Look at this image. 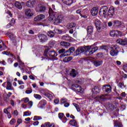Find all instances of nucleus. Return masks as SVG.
<instances>
[{"instance_id": "5fc2aeb1", "label": "nucleus", "mask_w": 127, "mask_h": 127, "mask_svg": "<svg viewBox=\"0 0 127 127\" xmlns=\"http://www.w3.org/2000/svg\"><path fill=\"white\" fill-rule=\"evenodd\" d=\"M9 37L10 39L13 40L15 38V36H14V34H10L9 35Z\"/></svg>"}, {"instance_id": "4d7b16f0", "label": "nucleus", "mask_w": 127, "mask_h": 127, "mask_svg": "<svg viewBox=\"0 0 127 127\" xmlns=\"http://www.w3.org/2000/svg\"><path fill=\"white\" fill-rule=\"evenodd\" d=\"M61 102L62 104H65V103H67V99L63 98L61 99Z\"/></svg>"}, {"instance_id": "f03ea898", "label": "nucleus", "mask_w": 127, "mask_h": 127, "mask_svg": "<svg viewBox=\"0 0 127 127\" xmlns=\"http://www.w3.org/2000/svg\"><path fill=\"white\" fill-rule=\"evenodd\" d=\"M49 13L50 16L48 18V20H49V21H53V20H54L55 16H57V12L53 11L52 8H49Z\"/></svg>"}, {"instance_id": "aec40b11", "label": "nucleus", "mask_w": 127, "mask_h": 127, "mask_svg": "<svg viewBox=\"0 0 127 127\" xmlns=\"http://www.w3.org/2000/svg\"><path fill=\"white\" fill-rule=\"evenodd\" d=\"M6 89L7 90H10V91H13L14 90V88L12 86L11 83L9 81L7 82Z\"/></svg>"}, {"instance_id": "423d86ee", "label": "nucleus", "mask_w": 127, "mask_h": 127, "mask_svg": "<svg viewBox=\"0 0 127 127\" xmlns=\"http://www.w3.org/2000/svg\"><path fill=\"white\" fill-rule=\"evenodd\" d=\"M110 35L112 37L122 36L123 35V33L120 31L112 30L110 32Z\"/></svg>"}, {"instance_id": "3c124183", "label": "nucleus", "mask_w": 127, "mask_h": 127, "mask_svg": "<svg viewBox=\"0 0 127 127\" xmlns=\"http://www.w3.org/2000/svg\"><path fill=\"white\" fill-rule=\"evenodd\" d=\"M99 100L103 101H105V100H106V95H101L99 98Z\"/></svg>"}, {"instance_id": "4be33fe9", "label": "nucleus", "mask_w": 127, "mask_h": 127, "mask_svg": "<svg viewBox=\"0 0 127 127\" xmlns=\"http://www.w3.org/2000/svg\"><path fill=\"white\" fill-rule=\"evenodd\" d=\"M93 64L96 67H99V66H101L103 64V62L102 61H95L94 62Z\"/></svg>"}, {"instance_id": "c9c22d12", "label": "nucleus", "mask_w": 127, "mask_h": 127, "mask_svg": "<svg viewBox=\"0 0 127 127\" xmlns=\"http://www.w3.org/2000/svg\"><path fill=\"white\" fill-rule=\"evenodd\" d=\"M44 95L45 97H47V98L50 99V100H52V99H53V95L50 93H46L44 94Z\"/></svg>"}, {"instance_id": "49530a36", "label": "nucleus", "mask_w": 127, "mask_h": 127, "mask_svg": "<svg viewBox=\"0 0 127 127\" xmlns=\"http://www.w3.org/2000/svg\"><path fill=\"white\" fill-rule=\"evenodd\" d=\"M42 120V117L40 116H34L33 118V121H40Z\"/></svg>"}, {"instance_id": "1a4fd4ad", "label": "nucleus", "mask_w": 127, "mask_h": 127, "mask_svg": "<svg viewBox=\"0 0 127 127\" xmlns=\"http://www.w3.org/2000/svg\"><path fill=\"white\" fill-rule=\"evenodd\" d=\"M85 50L86 51L85 52L84 54L86 56H90V55H92V54H93V52L92 51L90 46H86Z\"/></svg>"}, {"instance_id": "412c9836", "label": "nucleus", "mask_w": 127, "mask_h": 127, "mask_svg": "<svg viewBox=\"0 0 127 127\" xmlns=\"http://www.w3.org/2000/svg\"><path fill=\"white\" fill-rule=\"evenodd\" d=\"M21 3L24 4V2H21ZM21 3L18 1H16L15 3V6L16 7L18 8L19 9H21L22 8V6L21 5Z\"/></svg>"}, {"instance_id": "09e8293b", "label": "nucleus", "mask_w": 127, "mask_h": 127, "mask_svg": "<svg viewBox=\"0 0 127 127\" xmlns=\"http://www.w3.org/2000/svg\"><path fill=\"white\" fill-rule=\"evenodd\" d=\"M54 32L56 33H58V34H61L62 33L63 31L62 30H60L59 29H57V28H56L54 29Z\"/></svg>"}, {"instance_id": "5701e85b", "label": "nucleus", "mask_w": 127, "mask_h": 127, "mask_svg": "<svg viewBox=\"0 0 127 127\" xmlns=\"http://www.w3.org/2000/svg\"><path fill=\"white\" fill-rule=\"evenodd\" d=\"M26 15L27 16L30 17L32 15H33V13H32V11H31V10L30 9H27L25 12Z\"/></svg>"}, {"instance_id": "dca6fc26", "label": "nucleus", "mask_w": 127, "mask_h": 127, "mask_svg": "<svg viewBox=\"0 0 127 127\" xmlns=\"http://www.w3.org/2000/svg\"><path fill=\"white\" fill-rule=\"evenodd\" d=\"M36 10L37 11H40L41 12L42 11H45V10H46V7L42 5H39L37 6Z\"/></svg>"}, {"instance_id": "58836bf2", "label": "nucleus", "mask_w": 127, "mask_h": 127, "mask_svg": "<svg viewBox=\"0 0 127 127\" xmlns=\"http://www.w3.org/2000/svg\"><path fill=\"white\" fill-rule=\"evenodd\" d=\"M84 91V89L82 88V87L81 86H78L76 89V91L77 93H83Z\"/></svg>"}, {"instance_id": "a18cd8bd", "label": "nucleus", "mask_w": 127, "mask_h": 127, "mask_svg": "<svg viewBox=\"0 0 127 127\" xmlns=\"http://www.w3.org/2000/svg\"><path fill=\"white\" fill-rule=\"evenodd\" d=\"M100 49V47H95L94 48H91V51H92V53H94V52H96V51H98Z\"/></svg>"}, {"instance_id": "864d4df0", "label": "nucleus", "mask_w": 127, "mask_h": 127, "mask_svg": "<svg viewBox=\"0 0 127 127\" xmlns=\"http://www.w3.org/2000/svg\"><path fill=\"white\" fill-rule=\"evenodd\" d=\"M59 116V119H63V118H64V113H60L58 114Z\"/></svg>"}, {"instance_id": "9d476101", "label": "nucleus", "mask_w": 127, "mask_h": 127, "mask_svg": "<svg viewBox=\"0 0 127 127\" xmlns=\"http://www.w3.org/2000/svg\"><path fill=\"white\" fill-rule=\"evenodd\" d=\"M102 89L104 92H106V93H108V94L111 93V91H112V87L110 85H104Z\"/></svg>"}, {"instance_id": "2eb2a0df", "label": "nucleus", "mask_w": 127, "mask_h": 127, "mask_svg": "<svg viewBox=\"0 0 127 127\" xmlns=\"http://www.w3.org/2000/svg\"><path fill=\"white\" fill-rule=\"evenodd\" d=\"M44 17H45V16L44 14H40L36 16L34 18V20L36 22L40 21V20H42Z\"/></svg>"}, {"instance_id": "052dcab7", "label": "nucleus", "mask_w": 127, "mask_h": 127, "mask_svg": "<svg viewBox=\"0 0 127 127\" xmlns=\"http://www.w3.org/2000/svg\"><path fill=\"white\" fill-rule=\"evenodd\" d=\"M17 124H18V125H20V124H21V123H22V120H21V119H18L17 121ZM18 125H17L16 126H15V127H18Z\"/></svg>"}, {"instance_id": "37998d69", "label": "nucleus", "mask_w": 127, "mask_h": 127, "mask_svg": "<svg viewBox=\"0 0 127 127\" xmlns=\"http://www.w3.org/2000/svg\"><path fill=\"white\" fill-rule=\"evenodd\" d=\"M34 97L35 99H37V100H41V99H42V97H41V95L39 94H34Z\"/></svg>"}, {"instance_id": "393cba45", "label": "nucleus", "mask_w": 127, "mask_h": 127, "mask_svg": "<svg viewBox=\"0 0 127 127\" xmlns=\"http://www.w3.org/2000/svg\"><path fill=\"white\" fill-rule=\"evenodd\" d=\"M63 39L64 40H66V41H69L70 42V41H72V37L69 36V35H64L63 36Z\"/></svg>"}, {"instance_id": "4468645a", "label": "nucleus", "mask_w": 127, "mask_h": 127, "mask_svg": "<svg viewBox=\"0 0 127 127\" xmlns=\"http://www.w3.org/2000/svg\"><path fill=\"white\" fill-rule=\"evenodd\" d=\"M99 12V8L97 7H93L91 11V13L93 16H96Z\"/></svg>"}, {"instance_id": "6ab92c4d", "label": "nucleus", "mask_w": 127, "mask_h": 127, "mask_svg": "<svg viewBox=\"0 0 127 127\" xmlns=\"http://www.w3.org/2000/svg\"><path fill=\"white\" fill-rule=\"evenodd\" d=\"M84 51H85V49L84 48H82V47L78 48L76 51V55H79V54L83 53Z\"/></svg>"}, {"instance_id": "6e6d98bb", "label": "nucleus", "mask_w": 127, "mask_h": 127, "mask_svg": "<svg viewBox=\"0 0 127 127\" xmlns=\"http://www.w3.org/2000/svg\"><path fill=\"white\" fill-rule=\"evenodd\" d=\"M74 107L76 108L77 112H80L81 111V109H80V106L78 105V104H75Z\"/></svg>"}, {"instance_id": "f3484780", "label": "nucleus", "mask_w": 127, "mask_h": 127, "mask_svg": "<svg viewBox=\"0 0 127 127\" xmlns=\"http://www.w3.org/2000/svg\"><path fill=\"white\" fill-rule=\"evenodd\" d=\"M36 1L35 0H30L27 2V6L29 7H33L36 3Z\"/></svg>"}, {"instance_id": "473e14b6", "label": "nucleus", "mask_w": 127, "mask_h": 127, "mask_svg": "<svg viewBox=\"0 0 127 127\" xmlns=\"http://www.w3.org/2000/svg\"><path fill=\"white\" fill-rule=\"evenodd\" d=\"M56 16L57 17V18H58L61 21V22H62V20L64 19V15L62 14H59L57 13V16Z\"/></svg>"}, {"instance_id": "7c9ffc66", "label": "nucleus", "mask_w": 127, "mask_h": 127, "mask_svg": "<svg viewBox=\"0 0 127 127\" xmlns=\"http://www.w3.org/2000/svg\"><path fill=\"white\" fill-rule=\"evenodd\" d=\"M69 124L71 125V126L78 127V125H77V121H76V120H71L69 122Z\"/></svg>"}, {"instance_id": "9b49d317", "label": "nucleus", "mask_w": 127, "mask_h": 127, "mask_svg": "<svg viewBox=\"0 0 127 127\" xmlns=\"http://www.w3.org/2000/svg\"><path fill=\"white\" fill-rule=\"evenodd\" d=\"M115 14V8L114 7H111L107 12V15H109L110 17H112Z\"/></svg>"}, {"instance_id": "c85d7f7f", "label": "nucleus", "mask_w": 127, "mask_h": 127, "mask_svg": "<svg viewBox=\"0 0 127 127\" xmlns=\"http://www.w3.org/2000/svg\"><path fill=\"white\" fill-rule=\"evenodd\" d=\"M114 127H123V124L118 121H115L114 123Z\"/></svg>"}, {"instance_id": "ddd939ff", "label": "nucleus", "mask_w": 127, "mask_h": 127, "mask_svg": "<svg viewBox=\"0 0 127 127\" xmlns=\"http://www.w3.org/2000/svg\"><path fill=\"white\" fill-rule=\"evenodd\" d=\"M116 42L121 44V45H127V39H125V40L122 39H118L117 40Z\"/></svg>"}, {"instance_id": "0eeeda50", "label": "nucleus", "mask_w": 127, "mask_h": 127, "mask_svg": "<svg viewBox=\"0 0 127 127\" xmlns=\"http://www.w3.org/2000/svg\"><path fill=\"white\" fill-rule=\"evenodd\" d=\"M46 105H47V101L44 99H42L39 102L38 107L40 109H44Z\"/></svg>"}, {"instance_id": "a211bd4d", "label": "nucleus", "mask_w": 127, "mask_h": 127, "mask_svg": "<svg viewBox=\"0 0 127 127\" xmlns=\"http://www.w3.org/2000/svg\"><path fill=\"white\" fill-rule=\"evenodd\" d=\"M39 38L42 42H45L47 41V37L44 34L39 35Z\"/></svg>"}, {"instance_id": "338daca9", "label": "nucleus", "mask_w": 127, "mask_h": 127, "mask_svg": "<svg viewBox=\"0 0 127 127\" xmlns=\"http://www.w3.org/2000/svg\"><path fill=\"white\" fill-rule=\"evenodd\" d=\"M87 10L86 9H84L83 10L82 12H81V14H84V15H87Z\"/></svg>"}, {"instance_id": "f8f14e48", "label": "nucleus", "mask_w": 127, "mask_h": 127, "mask_svg": "<svg viewBox=\"0 0 127 127\" xmlns=\"http://www.w3.org/2000/svg\"><path fill=\"white\" fill-rule=\"evenodd\" d=\"M60 45L63 48H68L71 46L70 43H68L64 41H62L60 43Z\"/></svg>"}, {"instance_id": "c756f323", "label": "nucleus", "mask_w": 127, "mask_h": 127, "mask_svg": "<svg viewBox=\"0 0 127 127\" xmlns=\"http://www.w3.org/2000/svg\"><path fill=\"white\" fill-rule=\"evenodd\" d=\"M76 23H70L68 24L66 27L67 29H70V28H73V27H75Z\"/></svg>"}, {"instance_id": "cd10ccee", "label": "nucleus", "mask_w": 127, "mask_h": 127, "mask_svg": "<svg viewBox=\"0 0 127 127\" xmlns=\"http://www.w3.org/2000/svg\"><path fill=\"white\" fill-rule=\"evenodd\" d=\"M87 32H88V34H92V33L94 31V28H93L92 26H89L87 27Z\"/></svg>"}, {"instance_id": "20e7f679", "label": "nucleus", "mask_w": 127, "mask_h": 127, "mask_svg": "<svg viewBox=\"0 0 127 127\" xmlns=\"http://www.w3.org/2000/svg\"><path fill=\"white\" fill-rule=\"evenodd\" d=\"M75 51V48L71 47L66 52L60 55V57H65V56H69L71 55V53H73Z\"/></svg>"}, {"instance_id": "79ce46f5", "label": "nucleus", "mask_w": 127, "mask_h": 127, "mask_svg": "<svg viewBox=\"0 0 127 127\" xmlns=\"http://www.w3.org/2000/svg\"><path fill=\"white\" fill-rule=\"evenodd\" d=\"M2 54H5V55H10V56H11L12 57H13V58H14V55H13V54L10 53H8L7 52V51H4L2 52Z\"/></svg>"}, {"instance_id": "a878e982", "label": "nucleus", "mask_w": 127, "mask_h": 127, "mask_svg": "<svg viewBox=\"0 0 127 127\" xmlns=\"http://www.w3.org/2000/svg\"><path fill=\"white\" fill-rule=\"evenodd\" d=\"M63 2L67 5H71L73 3V0H62Z\"/></svg>"}, {"instance_id": "2f4dec72", "label": "nucleus", "mask_w": 127, "mask_h": 127, "mask_svg": "<svg viewBox=\"0 0 127 127\" xmlns=\"http://www.w3.org/2000/svg\"><path fill=\"white\" fill-rule=\"evenodd\" d=\"M121 25H122V22L120 21H114V26H116V27H119V26H121Z\"/></svg>"}, {"instance_id": "7ed1b4c3", "label": "nucleus", "mask_w": 127, "mask_h": 127, "mask_svg": "<svg viewBox=\"0 0 127 127\" xmlns=\"http://www.w3.org/2000/svg\"><path fill=\"white\" fill-rule=\"evenodd\" d=\"M119 48H120L118 45H114L112 47H111V50L110 52L111 56H117V55H118V53H119Z\"/></svg>"}, {"instance_id": "f257e3e1", "label": "nucleus", "mask_w": 127, "mask_h": 127, "mask_svg": "<svg viewBox=\"0 0 127 127\" xmlns=\"http://www.w3.org/2000/svg\"><path fill=\"white\" fill-rule=\"evenodd\" d=\"M44 56L47 58V59H49L50 58H52L54 59V60H57V53L55 52V51H50L49 50H45L44 53Z\"/></svg>"}, {"instance_id": "39448f33", "label": "nucleus", "mask_w": 127, "mask_h": 127, "mask_svg": "<svg viewBox=\"0 0 127 127\" xmlns=\"http://www.w3.org/2000/svg\"><path fill=\"white\" fill-rule=\"evenodd\" d=\"M108 6H103L99 11V14L100 15H107L108 14Z\"/></svg>"}, {"instance_id": "72a5a7b5", "label": "nucleus", "mask_w": 127, "mask_h": 127, "mask_svg": "<svg viewBox=\"0 0 127 127\" xmlns=\"http://www.w3.org/2000/svg\"><path fill=\"white\" fill-rule=\"evenodd\" d=\"M92 91H93L94 93H96V94H98V93H100L101 89H100V87L95 86L94 88L92 89Z\"/></svg>"}, {"instance_id": "c03bdc74", "label": "nucleus", "mask_w": 127, "mask_h": 127, "mask_svg": "<svg viewBox=\"0 0 127 127\" xmlns=\"http://www.w3.org/2000/svg\"><path fill=\"white\" fill-rule=\"evenodd\" d=\"M67 19H68V20H71V19H74L75 18V17L73 15L69 14L66 16Z\"/></svg>"}, {"instance_id": "603ef678", "label": "nucleus", "mask_w": 127, "mask_h": 127, "mask_svg": "<svg viewBox=\"0 0 127 127\" xmlns=\"http://www.w3.org/2000/svg\"><path fill=\"white\" fill-rule=\"evenodd\" d=\"M47 127H55L54 124H50V123L47 122Z\"/></svg>"}, {"instance_id": "13d9d810", "label": "nucleus", "mask_w": 127, "mask_h": 127, "mask_svg": "<svg viewBox=\"0 0 127 127\" xmlns=\"http://www.w3.org/2000/svg\"><path fill=\"white\" fill-rule=\"evenodd\" d=\"M16 123V121L14 119H12L10 121V125H14Z\"/></svg>"}, {"instance_id": "e433bc0d", "label": "nucleus", "mask_w": 127, "mask_h": 127, "mask_svg": "<svg viewBox=\"0 0 127 127\" xmlns=\"http://www.w3.org/2000/svg\"><path fill=\"white\" fill-rule=\"evenodd\" d=\"M102 49H103L104 50H105L106 52H108L109 48L107 46H101L99 47V50H101Z\"/></svg>"}, {"instance_id": "bf43d9fd", "label": "nucleus", "mask_w": 127, "mask_h": 127, "mask_svg": "<svg viewBox=\"0 0 127 127\" xmlns=\"http://www.w3.org/2000/svg\"><path fill=\"white\" fill-rule=\"evenodd\" d=\"M14 23H15V20L12 18V19H11L9 24H10V25H13Z\"/></svg>"}, {"instance_id": "b1692460", "label": "nucleus", "mask_w": 127, "mask_h": 127, "mask_svg": "<svg viewBox=\"0 0 127 127\" xmlns=\"http://www.w3.org/2000/svg\"><path fill=\"white\" fill-rule=\"evenodd\" d=\"M69 75L71 77H73V78H75V77H76V76H77L76 70H75L74 69H72L71 70H70V71Z\"/></svg>"}, {"instance_id": "69168bd1", "label": "nucleus", "mask_w": 127, "mask_h": 127, "mask_svg": "<svg viewBox=\"0 0 127 127\" xmlns=\"http://www.w3.org/2000/svg\"><path fill=\"white\" fill-rule=\"evenodd\" d=\"M78 62L81 64L84 63V62H85V59L84 58H81L80 59Z\"/></svg>"}, {"instance_id": "e2e57ef3", "label": "nucleus", "mask_w": 127, "mask_h": 127, "mask_svg": "<svg viewBox=\"0 0 127 127\" xmlns=\"http://www.w3.org/2000/svg\"><path fill=\"white\" fill-rule=\"evenodd\" d=\"M97 57H99V58H101V57H103V53H99L98 54H97Z\"/></svg>"}, {"instance_id": "680f3d73", "label": "nucleus", "mask_w": 127, "mask_h": 127, "mask_svg": "<svg viewBox=\"0 0 127 127\" xmlns=\"http://www.w3.org/2000/svg\"><path fill=\"white\" fill-rule=\"evenodd\" d=\"M64 52H65L64 49H62L59 51V54H62V53H64Z\"/></svg>"}, {"instance_id": "0e129e2a", "label": "nucleus", "mask_w": 127, "mask_h": 127, "mask_svg": "<svg viewBox=\"0 0 127 127\" xmlns=\"http://www.w3.org/2000/svg\"><path fill=\"white\" fill-rule=\"evenodd\" d=\"M24 116H30V114H29V111H26L24 112Z\"/></svg>"}, {"instance_id": "ea45409f", "label": "nucleus", "mask_w": 127, "mask_h": 127, "mask_svg": "<svg viewBox=\"0 0 127 127\" xmlns=\"http://www.w3.org/2000/svg\"><path fill=\"white\" fill-rule=\"evenodd\" d=\"M21 102H23L25 104H27L29 102V98L28 97H25L21 99Z\"/></svg>"}, {"instance_id": "f704fd0d", "label": "nucleus", "mask_w": 127, "mask_h": 127, "mask_svg": "<svg viewBox=\"0 0 127 127\" xmlns=\"http://www.w3.org/2000/svg\"><path fill=\"white\" fill-rule=\"evenodd\" d=\"M79 85L77 84H74L71 85V89L72 90H73L74 91H75V92L77 91V89L79 87Z\"/></svg>"}, {"instance_id": "6e6552de", "label": "nucleus", "mask_w": 127, "mask_h": 127, "mask_svg": "<svg viewBox=\"0 0 127 127\" xmlns=\"http://www.w3.org/2000/svg\"><path fill=\"white\" fill-rule=\"evenodd\" d=\"M95 25L97 28L98 31H101V29L102 28V23H101V21L98 19H96L95 21Z\"/></svg>"}, {"instance_id": "a19ab883", "label": "nucleus", "mask_w": 127, "mask_h": 127, "mask_svg": "<svg viewBox=\"0 0 127 127\" xmlns=\"http://www.w3.org/2000/svg\"><path fill=\"white\" fill-rule=\"evenodd\" d=\"M47 35L48 36H49L50 37H54V35H55V34L54 33V32L50 31L48 32Z\"/></svg>"}, {"instance_id": "8fccbe9b", "label": "nucleus", "mask_w": 127, "mask_h": 127, "mask_svg": "<svg viewBox=\"0 0 127 127\" xmlns=\"http://www.w3.org/2000/svg\"><path fill=\"white\" fill-rule=\"evenodd\" d=\"M31 93H32V89L31 88H28V89L25 91L26 94H31Z\"/></svg>"}, {"instance_id": "de8ad7c7", "label": "nucleus", "mask_w": 127, "mask_h": 127, "mask_svg": "<svg viewBox=\"0 0 127 127\" xmlns=\"http://www.w3.org/2000/svg\"><path fill=\"white\" fill-rule=\"evenodd\" d=\"M27 106L28 107V109H30L32 107V106H33V102L30 101L28 102Z\"/></svg>"}, {"instance_id": "4c0bfd02", "label": "nucleus", "mask_w": 127, "mask_h": 127, "mask_svg": "<svg viewBox=\"0 0 127 127\" xmlns=\"http://www.w3.org/2000/svg\"><path fill=\"white\" fill-rule=\"evenodd\" d=\"M72 58L71 57H66L64 59V62H69V61H71V60H72Z\"/></svg>"}, {"instance_id": "774afa93", "label": "nucleus", "mask_w": 127, "mask_h": 127, "mask_svg": "<svg viewBox=\"0 0 127 127\" xmlns=\"http://www.w3.org/2000/svg\"><path fill=\"white\" fill-rule=\"evenodd\" d=\"M80 16H81V17H83V18H87L88 17L87 15H84L83 13L80 14Z\"/></svg>"}, {"instance_id": "bb28decb", "label": "nucleus", "mask_w": 127, "mask_h": 127, "mask_svg": "<svg viewBox=\"0 0 127 127\" xmlns=\"http://www.w3.org/2000/svg\"><path fill=\"white\" fill-rule=\"evenodd\" d=\"M53 22L55 24H59V23H61L62 22L58 18H57V16H55Z\"/></svg>"}]
</instances>
